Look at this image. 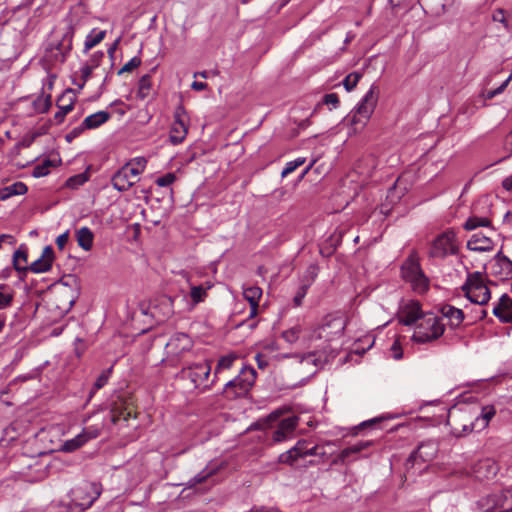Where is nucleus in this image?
<instances>
[{"instance_id":"obj_1","label":"nucleus","mask_w":512,"mask_h":512,"mask_svg":"<svg viewBox=\"0 0 512 512\" xmlns=\"http://www.w3.org/2000/svg\"><path fill=\"white\" fill-rule=\"evenodd\" d=\"M490 284L494 285L485 273L479 271L468 272L461 290L471 303L484 306L491 299Z\"/></svg>"},{"instance_id":"obj_2","label":"nucleus","mask_w":512,"mask_h":512,"mask_svg":"<svg viewBox=\"0 0 512 512\" xmlns=\"http://www.w3.org/2000/svg\"><path fill=\"white\" fill-rule=\"evenodd\" d=\"M445 324L433 313H426L416 324L412 339L416 343H428L443 335Z\"/></svg>"},{"instance_id":"obj_3","label":"nucleus","mask_w":512,"mask_h":512,"mask_svg":"<svg viewBox=\"0 0 512 512\" xmlns=\"http://www.w3.org/2000/svg\"><path fill=\"white\" fill-rule=\"evenodd\" d=\"M256 371L250 366H244L239 374L225 384L223 395L228 399L245 397L256 380Z\"/></svg>"},{"instance_id":"obj_4","label":"nucleus","mask_w":512,"mask_h":512,"mask_svg":"<svg viewBox=\"0 0 512 512\" xmlns=\"http://www.w3.org/2000/svg\"><path fill=\"white\" fill-rule=\"evenodd\" d=\"M402 276L408 282L411 288L419 294L425 293L429 288V280L424 275L418 258L415 253L411 254L403 263Z\"/></svg>"},{"instance_id":"obj_5","label":"nucleus","mask_w":512,"mask_h":512,"mask_svg":"<svg viewBox=\"0 0 512 512\" xmlns=\"http://www.w3.org/2000/svg\"><path fill=\"white\" fill-rule=\"evenodd\" d=\"M101 485L83 481L71 491V502L81 510L88 509L100 496Z\"/></svg>"},{"instance_id":"obj_6","label":"nucleus","mask_w":512,"mask_h":512,"mask_svg":"<svg viewBox=\"0 0 512 512\" xmlns=\"http://www.w3.org/2000/svg\"><path fill=\"white\" fill-rule=\"evenodd\" d=\"M347 321L342 315H327L321 324L313 331L312 338L331 341L342 336Z\"/></svg>"},{"instance_id":"obj_7","label":"nucleus","mask_w":512,"mask_h":512,"mask_svg":"<svg viewBox=\"0 0 512 512\" xmlns=\"http://www.w3.org/2000/svg\"><path fill=\"white\" fill-rule=\"evenodd\" d=\"M378 87L372 85L366 92L351 116L353 125L365 126L372 116L378 102Z\"/></svg>"},{"instance_id":"obj_8","label":"nucleus","mask_w":512,"mask_h":512,"mask_svg":"<svg viewBox=\"0 0 512 512\" xmlns=\"http://www.w3.org/2000/svg\"><path fill=\"white\" fill-rule=\"evenodd\" d=\"M447 425L455 437H462L476 431L473 415L456 407L449 410Z\"/></svg>"},{"instance_id":"obj_9","label":"nucleus","mask_w":512,"mask_h":512,"mask_svg":"<svg viewBox=\"0 0 512 512\" xmlns=\"http://www.w3.org/2000/svg\"><path fill=\"white\" fill-rule=\"evenodd\" d=\"M193 347L192 338L182 332L173 334L166 344V356L169 361L176 365L183 356L190 352Z\"/></svg>"},{"instance_id":"obj_10","label":"nucleus","mask_w":512,"mask_h":512,"mask_svg":"<svg viewBox=\"0 0 512 512\" xmlns=\"http://www.w3.org/2000/svg\"><path fill=\"white\" fill-rule=\"evenodd\" d=\"M457 251L456 233L453 230H447L434 239L429 250V256L443 259L448 255L456 254Z\"/></svg>"},{"instance_id":"obj_11","label":"nucleus","mask_w":512,"mask_h":512,"mask_svg":"<svg viewBox=\"0 0 512 512\" xmlns=\"http://www.w3.org/2000/svg\"><path fill=\"white\" fill-rule=\"evenodd\" d=\"M210 372L211 364L209 361L187 365L181 370L183 376L189 378L195 388L199 387L205 380L208 379Z\"/></svg>"},{"instance_id":"obj_12","label":"nucleus","mask_w":512,"mask_h":512,"mask_svg":"<svg viewBox=\"0 0 512 512\" xmlns=\"http://www.w3.org/2000/svg\"><path fill=\"white\" fill-rule=\"evenodd\" d=\"M138 176L131 166L124 165L113 175L111 183L116 190L127 191L138 181Z\"/></svg>"},{"instance_id":"obj_13","label":"nucleus","mask_w":512,"mask_h":512,"mask_svg":"<svg viewBox=\"0 0 512 512\" xmlns=\"http://www.w3.org/2000/svg\"><path fill=\"white\" fill-rule=\"evenodd\" d=\"M298 423L299 418L297 416H291L281 420L276 430L273 432V442L279 443L291 438Z\"/></svg>"},{"instance_id":"obj_14","label":"nucleus","mask_w":512,"mask_h":512,"mask_svg":"<svg viewBox=\"0 0 512 512\" xmlns=\"http://www.w3.org/2000/svg\"><path fill=\"white\" fill-rule=\"evenodd\" d=\"M185 111L183 107H178L175 111V120L172 124L169 139L173 144L181 143L186 135L188 128L184 120Z\"/></svg>"},{"instance_id":"obj_15","label":"nucleus","mask_w":512,"mask_h":512,"mask_svg":"<svg viewBox=\"0 0 512 512\" xmlns=\"http://www.w3.org/2000/svg\"><path fill=\"white\" fill-rule=\"evenodd\" d=\"M423 315L420 304L417 301H409L399 311V322L406 326L417 324Z\"/></svg>"},{"instance_id":"obj_16","label":"nucleus","mask_w":512,"mask_h":512,"mask_svg":"<svg viewBox=\"0 0 512 512\" xmlns=\"http://www.w3.org/2000/svg\"><path fill=\"white\" fill-rule=\"evenodd\" d=\"M72 48V34L67 32L55 45H51V58L55 62L63 63Z\"/></svg>"},{"instance_id":"obj_17","label":"nucleus","mask_w":512,"mask_h":512,"mask_svg":"<svg viewBox=\"0 0 512 512\" xmlns=\"http://www.w3.org/2000/svg\"><path fill=\"white\" fill-rule=\"evenodd\" d=\"M76 98L71 89L66 90L58 99L57 107L58 111L54 115V119L57 123H61L65 116L72 111Z\"/></svg>"},{"instance_id":"obj_18","label":"nucleus","mask_w":512,"mask_h":512,"mask_svg":"<svg viewBox=\"0 0 512 512\" xmlns=\"http://www.w3.org/2000/svg\"><path fill=\"white\" fill-rule=\"evenodd\" d=\"M54 261V251L51 246L44 247L41 256L28 266V270L33 273L48 272Z\"/></svg>"},{"instance_id":"obj_19","label":"nucleus","mask_w":512,"mask_h":512,"mask_svg":"<svg viewBox=\"0 0 512 512\" xmlns=\"http://www.w3.org/2000/svg\"><path fill=\"white\" fill-rule=\"evenodd\" d=\"M308 448L307 440H299L294 447L290 450L279 455L278 462L282 464L293 465L299 458L306 457V450Z\"/></svg>"},{"instance_id":"obj_20","label":"nucleus","mask_w":512,"mask_h":512,"mask_svg":"<svg viewBox=\"0 0 512 512\" xmlns=\"http://www.w3.org/2000/svg\"><path fill=\"white\" fill-rule=\"evenodd\" d=\"M492 312L502 323H512V299L507 294H503L494 305Z\"/></svg>"},{"instance_id":"obj_21","label":"nucleus","mask_w":512,"mask_h":512,"mask_svg":"<svg viewBox=\"0 0 512 512\" xmlns=\"http://www.w3.org/2000/svg\"><path fill=\"white\" fill-rule=\"evenodd\" d=\"M243 297L250 304L248 318L256 317L259 309V301L262 297V289L258 286H243Z\"/></svg>"},{"instance_id":"obj_22","label":"nucleus","mask_w":512,"mask_h":512,"mask_svg":"<svg viewBox=\"0 0 512 512\" xmlns=\"http://www.w3.org/2000/svg\"><path fill=\"white\" fill-rule=\"evenodd\" d=\"M493 247V240L482 233L473 234L467 242V248L477 252L491 251Z\"/></svg>"},{"instance_id":"obj_23","label":"nucleus","mask_w":512,"mask_h":512,"mask_svg":"<svg viewBox=\"0 0 512 512\" xmlns=\"http://www.w3.org/2000/svg\"><path fill=\"white\" fill-rule=\"evenodd\" d=\"M496 409L492 405L484 406L479 416L473 417L476 431H481L488 427L490 420L495 416Z\"/></svg>"},{"instance_id":"obj_24","label":"nucleus","mask_w":512,"mask_h":512,"mask_svg":"<svg viewBox=\"0 0 512 512\" xmlns=\"http://www.w3.org/2000/svg\"><path fill=\"white\" fill-rule=\"evenodd\" d=\"M75 237L78 245L85 251H90L93 247L94 234L88 227H81L76 230Z\"/></svg>"},{"instance_id":"obj_25","label":"nucleus","mask_w":512,"mask_h":512,"mask_svg":"<svg viewBox=\"0 0 512 512\" xmlns=\"http://www.w3.org/2000/svg\"><path fill=\"white\" fill-rule=\"evenodd\" d=\"M110 114L106 111H98L94 114L87 116L82 122V128L95 129L107 122Z\"/></svg>"},{"instance_id":"obj_26","label":"nucleus","mask_w":512,"mask_h":512,"mask_svg":"<svg viewBox=\"0 0 512 512\" xmlns=\"http://www.w3.org/2000/svg\"><path fill=\"white\" fill-rule=\"evenodd\" d=\"M28 191L27 185L23 182H15L0 189V201H6L12 196L24 195Z\"/></svg>"},{"instance_id":"obj_27","label":"nucleus","mask_w":512,"mask_h":512,"mask_svg":"<svg viewBox=\"0 0 512 512\" xmlns=\"http://www.w3.org/2000/svg\"><path fill=\"white\" fill-rule=\"evenodd\" d=\"M442 315L449 320L452 327H458L464 320V313L461 309L451 305H445L441 309Z\"/></svg>"},{"instance_id":"obj_28","label":"nucleus","mask_w":512,"mask_h":512,"mask_svg":"<svg viewBox=\"0 0 512 512\" xmlns=\"http://www.w3.org/2000/svg\"><path fill=\"white\" fill-rule=\"evenodd\" d=\"M375 444H376V441H374V440L359 441L356 444L343 449L339 455V459L341 461H344L351 454L360 453Z\"/></svg>"},{"instance_id":"obj_29","label":"nucleus","mask_w":512,"mask_h":512,"mask_svg":"<svg viewBox=\"0 0 512 512\" xmlns=\"http://www.w3.org/2000/svg\"><path fill=\"white\" fill-rule=\"evenodd\" d=\"M28 254L27 249L20 246L13 255V266L18 272H26L28 270L27 264Z\"/></svg>"},{"instance_id":"obj_30","label":"nucleus","mask_w":512,"mask_h":512,"mask_svg":"<svg viewBox=\"0 0 512 512\" xmlns=\"http://www.w3.org/2000/svg\"><path fill=\"white\" fill-rule=\"evenodd\" d=\"M212 287V284L207 282L205 285L191 286L190 298L192 306H196L200 302H203L207 297V291Z\"/></svg>"},{"instance_id":"obj_31","label":"nucleus","mask_w":512,"mask_h":512,"mask_svg":"<svg viewBox=\"0 0 512 512\" xmlns=\"http://www.w3.org/2000/svg\"><path fill=\"white\" fill-rule=\"evenodd\" d=\"M435 452V447L431 443H425L418 446L417 450L414 451L410 457L409 460H416V459H422L423 461H426L433 457Z\"/></svg>"},{"instance_id":"obj_32","label":"nucleus","mask_w":512,"mask_h":512,"mask_svg":"<svg viewBox=\"0 0 512 512\" xmlns=\"http://www.w3.org/2000/svg\"><path fill=\"white\" fill-rule=\"evenodd\" d=\"M15 291L7 284H0V309H6L12 305Z\"/></svg>"},{"instance_id":"obj_33","label":"nucleus","mask_w":512,"mask_h":512,"mask_svg":"<svg viewBox=\"0 0 512 512\" xmlns=\"http://www.w3.org/2000/svg\"><path fill=\"white\" fill-rule=\"evenodd\" d=\"M495 259L496 266L499 267V270H495V273L501 274V272H504L506 277L512 279V260L503 255L501 252L496 255Z\"/></svg>"},{"instance_id":"obj_34","label":"nucleus","mask_w":512,"mask_h":512,"mask_svg":"<svg viewBox=\"0 0 512 512\" xmlns=\"http://www.w3.org/2000/svg\"><path fill=\"white\" fill-rule=\"evenodd\" d=\"M490 226H491L490 218L472 215L466 220V222L463 225V228L467 231H472L478 227H490Z\"/></svg>"},{"instance_id":"obj_35","label":"nucleus","mask_w":512,"mask_h":512,"mask_svg":"<svg viewBox=\"0 0 512 512\" xmlns=\"http://www.w3.org/2000/svg\"><path fill=\"white\" fill-rule=\"evenodd\" d=\"M152 90V79L149 74L143 75L138 82L137 97L144 100Z\"/></svg>"},{"instance_id":"obj_36","label":"nucleus","mask_w":512,"mask_h":512,"mask_svg":"<svg viewBox=\"0 0 512 512\" xmlns=\"http://www.w3.org/2000/svg\"><path fill=\"white\" fill-rule=\"evenodd\" d=\"M85 443L86 442L84 436H82L80 433L74 438L66 440L61 446V451L67 453L74 452L77 449L81 448Z\"/></svg>"},{"instance_id":"obj_37","label":"nucleus","mask_w":512,"mask_h":512,"mask_svg":"<svg viewBox=\"0 0 512 512\" xmlns=\"http://www.w3.org/2000/svg\"><path fill=\"white\" fill-rule=\"evenodd\" d=\"M106 32L105 31H98V32H91L87 35L84 43L85 52L89 51L96 45H98L104 38H105Z\"/></svg>"},{"instance_id":"obj_38","label":"nucleus","mask_w":512,"mask_h":512,"mask_svg":"<svg viewBox=\"0 0 512 512\" xmlns=\"http://www.w3.org/2000/svg\"><path fill=\"white\" fill-rule=\"evenodd\" d=\"M53 165L54 164L51 160L45 159L33 168L32 175L36 178L44 177L49 174L50 168Z\"/></svg>"},{"instance_id":"obj_39","label":"nucleus","mask_w":512,"mask_h":512,"mask_svg":"<svg viewBox=\"0 0 512 512\" xmlns=\"http://www.w3.org/2000/svg\"><path fill=\"white\" fill-rule=\"evenodd\" d=\"M88 181V175L86 173H80L74 176L69 177L66 180V187L71 189H77L80 186L84 185Z\"/></svg>"},{"instance_id":"obj_40","label":"nucleus","mask_w":512,"mask_h":512,"mask_svg":"<svg viewBox=\"0 0 512 512\" xmlns=\"http://www.w3.org/2000/svg\"><path fill=\"white\" fill-rule=\"evenodd\" d=\"M301 332H302L301 326L295 325V326L285 330L282 333V337L286 342L294 343L299 339Z\"/></svg>"},{"instance_id":"obj_41","label":"nucleus","mask_w":512,"mask_h":512,"mask_svg":"<svg viewBox=\"0 0 512 512\" xmlns=\"http://www.w3.org/2000/svg\"><path fill=\"white\" fill-rule=\"evenodd\" d=\"M34 108H35V111H37L38 113H45L48 111V109L50 108L51 106V96L50 95H46V96H40L38 97L34 102Z\"/></svg>"},{"instance_id":"obj_42","label":"nucleus","mask_w":512,"mask_h":512,"mask_svg":"<svg viewBox=\"0 0 512 512\" xmlns=\"http://www.w3.org/2000/svg\"><path fill=\"white\" fill-rule=\"evenodd\" d=\"M362 74L358 72H352L348 74L345 79L343 80V86L344 88L350 92L352 91L358 84L359 80L361 79Z\"/></svg>"},{"instance_id":"obj_43","label":"nucleus","mask_w":512,"mask_h":512,"mask_svg":"<svg viewBox=\"0 0 512 512\" xmlns=\"http://www.w3.org/2000/svg\"><path fill=\"white\" fill-rule=\"evenodd\" d=\"M236 360V356L227 355L223 356L219 359L218 364L215 368V375L220 373L222 370H228L233 366L234 361Z\"/></svg>"},{"instance_id":"obj_44","label":"nucleus","mask_w":512,"mask_h":512,"mask_svg":"<svg viewBox=\"0 0 512 512\" xmlns=\"http://www.w3.org/2000/svg\"><path fill=\"white\" fill-rule=\"evenodd\" d=\"M112 369L113 368L110 367V368L102 371V373L96 379L91 393H94L95 391L101 389L102 387H104L108 383V380H109V378H110V376L112 374Z\"/></svg>"},{"instance_id":"obj_45","label":"nucleus","mask_w":512,"mask_h":512,"mask_svg":"<svg viewBox=\"0 0 512 512\" xmlns=\"http://www.w3.org/2000/svg\"><path fill=\"white\" fill-rule=\"evenodd\" d=\"M305 161H306V158L299 157L293 161L286 163V166L283 169L281 176L286 177L287 175L292 173L294 170H296L299 166L303 165L305 163Z\"/></svg>"},{"instance_id":"obj_46","label":"nucleus","mask_w":512,"mask_h":512,"mask_svg":"<svg viewBox=\"0 0 512 512\" xmlns=\"http://www.w3.org/2000/svg\"><path fill=\"white\" fill-rule=\"evenodd\" d=\"M146 164H147V160L144 157H137V158L132 159L130 162H128L125 165L131 166L133 168V171L137 175H140L144 171Z\"/></svg>"},{"instance_id":"obj_47","label":"nucleus","mask_w":512,"mask_h":512,"mask_svg":"<svg viewBox=\"0 0 512 512\" xmlns=\"http://www.w3.org/2000/svg\"><path fill=\"white\" fill-rule=\"evenodd\" d=\"M132 415V412L128 410L127 408H124L123 410L118 409H112L111 411V421L116 424L119 422V420L122 418L123 420L127 421Z\"/></svg>"},{"instance_id":"obj_48","label":"nucleus","mask_w":512,"mask_h":512,"mask_svg":"<svg viewBox=\"0 0 512 512\" xmlns=\"http://www.w3.org/2000/svg\"><path fill=\"white\" fill-rule=\"evenodd\" d=\"M141 58L135 56L131 58L123 67L118 71V74L121 75L126 72H131L134 69L138 68L141 65Z\"/></svg>"},{"instance_id":"obj_49","label":"nucleus","mask_w":512,"mask_h":512,"mask_svg":"<svg viewBox=\"0 0 512 512\" xmlns=\"http://www.w3.org/2000/svg\"><path fill=\"white\" fill-rule=\"evenodd\" d=\"M511 79H512V74L498 88L487 91L486 95H485L486 99L491 100L494 97H496L497 95L503 93Z\"/></svg>"},{"instance_id":"obj_50","label":"nucleus","mask_w":512,"mask_h":512,"mask_svg":"<svg viewBox=\"0 0 512 512\" xmlns=\"http://www.w3.org/2000/svg\"><path fill=\"white\" fill-rule=\"evenodd\" d=\"M81 435L84 436L85 442L87 443L89 440L95 439L100 435V428L97 426H89L83 429Z\"/></svg>"},{"instance_id":"obj_51","label":"nucleus","mask_w":512,"mask_h":512,"mask_svg":"<svg viewBox=\"0 0 512 512\" xmlns=\"http://www.w3.org/2000/svg\"><path fill=\"white\" fill-rule=\"evenodd\" d=\"M176 180V175L174 173H167L161 177H158L155 181V183L159 187H167L173 184Z\"/></svg>"},{"instance_id":"obj_52","label":"nucleus","mask_w":512,"mask_h":512,"mask_svg":"<svg viewBox=\"0 0 512 512\" xmlns=\"http://www.w3.org/2000/svg\"><path fill=\"white\" fill-rule=\"evenodd\" d=\"M95 68L93 66H91L90 64H84L81 69H80V73H81V80H82V83L79 85L80 88H83L85 83L88 81V79L91 77L92 75V72Z\"/></svg>"},{"instance_id":"obj_53","label":"nucleus","mask_w":512,"mask_h":512,"mask_svg":"<svg viewBox=\"0 0 512 512\" xmlns=\"http://www.w3.org/2000/svg\"><path fill=\"white\" fill-rule=\"evenodd\" d=\"M323 103L331 106L330 109H335L339 105V97L336 93H329L323 97Z\"/></svg>"},{"instance_id":"obj_54","label":"nucleus","mask_w":512,"mask_h":512,"mask_svg":"<svg viewBox=\"0 0 512 512\" xmlns=\"http://www.w3.org/2000/svg\"><path fill=\"white\" fill-rule=\"evenodd\" d=\"M308 287H309V284H306V285H303L300 287V289L298 290V292L296 293V295L293 299L295 306H300L302 304V301L307 294Z\"/></svg>"},{"instance_id":"obj_55","label":"nucleus","mask_w":512,"mask_h":512,"mask_svg":"<svg viewBox=\"0 0 512 512\" xmlns=\"http://www.w3.org/2000/svg\"><path fill=\"white\" fill-rule=\"evenodd\" d=\"M214 471H202L199 474H197L192 480H191V486L196 485L198 483L204 482L208 477L212 476Z\"/></svg>"},{"instance_id":"obj_56","label":"nucleus","mask_w":512,"mask_h":512,"mask_svg":"<svg viewBox=\"0 0 512 512\" xmlns=\"http://www.w3.org/2000/svg\"><path fill=\"white\" fill-rule=\"evenodd\" d=\"M69 240V230L65 231L64 233L60 234L56 238V245L59 250H63Z\"/></svg>"},{"instance_id":"obj_57","label":"nucleus","mask_w":512,"mask_h":512,"mask_svg":"<svg viewBox=\"0 0 512 512\" xmlns=\"http://www.w3.org/2000/svg\"><path fill=\"white\" fill-rule=\"evenodd\" d=\"M103 57H104V53L102 51H97L91 56V58L87 64H90L94 68H97L99 66L100 62L102 61Z\"/></svg>"},{"instance_id":"obj_58","label":"nucleus","mask_w":512,"mask_h":512,"mask_svg":"<svg viewBox=\"0 0 512 512\" xmlns=\"http://www.w3.org/2000/svg\"><path fill=\"white\" fill-rule=\"evenodd\" d=\"M304 360L307 362H312L314 365H323L327 361V357L322 359L321 357H316L315 353H310L304 357Z\"/></svg>"},{"instance_id":"obj_59","label":"nucleus","mask_w":512,"mask_h":512,"mask_svg":"<svg viewBox=\"0 0 512 512\" xmlns=\"http://www.w3.org/2000/svg\"><path fill=\"white\" fill-rule=\"evenodd\" d=\"M492 19L495 22H500V23H503L505 26H507L505 12L502 9L495 10L492 14Z\"/></svg>"},{"instance_id":"obj_60","label":"nucleus","mask_w":512,"mask_h":512,"mask_svg":"<svg viewBox=\"0 0 512 512\" xmlns=\"http://www.w3.org/2000/svg\"><path fill=\"white\" fill-rule=\"evenodd\" d=\"M392 351L394 352V358L399 360L402 358V351H401V347L400 345L395 342L392 347H391Z\"/></svg>"},{"instance_id":"obj_61","label":"nucleus","mask_w":512,"mask_h":512,"mask_svg":"<svg viewBox=\"0 0 512 512\" xmlns=\"http://www.w3.org/2000/svg\"><path fill=\"white\" fill-rule=\"evenodd\" d=\"M191 88L196 91H202L207 88V84L205 82L194 81L191 85Z\"/></svg>"},{"instance_id":"obj_62","label":"nucleus","mask_w":512,"mask_h":512,"mask_svg":"<svg viewBox=\"0 0 512 512\" xmlns=\"http://www.w3.org/2000/svg\"><path fill=\"white\" fill-rule=\"evenodd\" d=\"M319 450H320V446L319 445H314L311 448H307L306 456H316V454L319 453Z\"/></svg>"},{"instance_id":"obj_63","label":"nucleus","mask_w":512,"mask_h":512,"mask_svg":"<svg viewBox=\"0 0 512 512\" xmlns=\"http://www.w3.org/2000/svg\"><path fill=\"white\" fill-rule=\"evenodd\" d=\"M502 186L506 189V190H511L512 189V175L505 178L502 182Z\"/></svg>"},{"instance_id":"obj_64","label":"nucleus","mask_w":512,"mask_h":512,"mask_svg":"<svg viewBox=\"0 0 512 512\" xmlns=\"http://www.w3.org/2000/svg\"><path fill=\"white\" fill-rule=\"evenodd\" d=\"M85 128H82V124L77 127V128H74L68 135H67V138L70 139L71 137H76L79 135V133L81 131H83Z\"/></svg>"}]
</instances>
